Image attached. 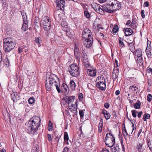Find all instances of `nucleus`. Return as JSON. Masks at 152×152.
Wrapping results in <instances>:
<instances>
[{
	"label": "nucleus",
	"mask_w": 152,
	"mask_h": 152,
	"mask_svg": "<svg viewBox=\"0 0 152 152\" xmlns=\"http://www.w3.org/2000/svg\"><path fill=\"white\" fill-rule=\"evenodd\" d=\"M104 107H105L108 108L109 107V104L108 103H106L104 104Z\"/></svg>",
	"instance_id": "60"
},
{
	"label": "nucleus",
	"mask_w": 152,
	"mask_h": 152,
	"mask_svg": "<svg viewBox=\"0 0 152 152\" xmlns=\"http://www.w3.org/2000/svg\"><path fill=\"white\" fill-rule=\"evenodd\" d=\"M129 48L130 50L132 52L134 51V46L133 44H130L129 45Z\"/></svg>",
	"instance_id": "36"
},
{
	"label": "nucleus",
	"mask_w": 152,
	"mask_h": 152,
	"mask_svg": "<svg viewBox=\"0 0 152 152\" xmlns=\"http://www.w3.org/2000/svg\"><path fill=\"white\" fill-rule=\"evenodd\" d=\"M28 26L27 22H23L22 27V29L24 31H26L28 29Z\"/></svg>",
	"instance_id": "26"
},
{
	"label": "nucleus",
	"mask_w": 152,
	"mask_h": 152,
	"mask_svg": "<svg viewBox=\"0 0 152 152\" xmlns=\"http://www.w3.org/2000/svg\"><path fill=\"white\" fill-rule=\"evenodd\" d=\"M123 39L121 37L119 38V45L120 47L122 48L125 46L123 42Z\"/></svg>",
	"instance_id": "29"
},
{
	"label": "nucleus",
	"mask_w": 152,
	"mask_h": 152,
	"mask_svg": "<svg viewBox=\"0 0 152 152\" xmlns=\"http://www.w3.org/2000/svg\"><path fill=\"white\" fill-rule=\"evenodd\" d=\"M79 68L78 66L75 64H72L69 69V72L70 75L73 77H76L79 74Z\"/></svg>",
	"instance_id": "8"
},
{
	"label": "nucleus",
	"mask_w": 152,
	"mask_h": 152,
	"mask_svg": "<svg viewBox=\"0 0 152 152\" xmlns=\"http://www.w3.org/2000/svg\"><path fill=\"white\" fill-rule=\"evenodd\" d=\"M79 99L80 100H82L83 98V94L82 93H80L79 96Z\"/></svg>",
	"instance_id": "57"
},
{
	"label": "nucleus",
	"mask_w": 152,
	"mask_h": 152,
	"mask_svg": "<svg viewBox=\"0 0 152 152\" xmlns=\"http://www.w3.org/2000/svg\"><path fill=\"white\" fill-rule=\"evenodd\" d=\"M75 104H72L71 105H69V107L70 110L74 113L75 115L77 114V108L75 105L76 102Z\"/></svg>",
	"instance_id": "15"
},
{
	"label": "nucleus",
	"mask_w": 152,
	"mask_h": 152,
	"mask_svg": "<svg viewBox=\"0 0 152 152\" xmlns=\"http://www.w3.org/2000/svg\"><path fill=\"white\" fill-rule=\"evenodd\" d=\"M40 26V23H39L38 24H36L35 25L34 27V28L36 31V32H37V30L38 28H39V27Z\"/></svg>",
	"instance_id": "48"
},
{
	"label": "nucleus",
	"mask_w": 152,
	"mask_h": 152,
	"mask_svg": "<svg viewBox=\"0 0 152 152\" xmlns=\"http://www.w3.org/2000/svg\"><path fill=\"white\" fill-rule=\"evenodd\" d=\"M4 65L6 67H7L9 66L10 65V63L8 58L6 57L4 61Z\"/></svg>",
	"instance_id": "31"
},
{
	"label": "nucleus",
	"mask_w": 152,
	"mask_h": 152,
	"mask_svg": "<svg viewBox=\"0 0 152 152\" xmlns=\"http://www.w3.org/2000/svg\"><path fill=\"white\" fill-rule=\"evenodd\" d=\"M69 150V148L67 147H66L64 148L63 151L62 152H68Z\"/></svg>",
	"instance_id": "55"
},
{
	"label": "nucleus",
	"mask_w": 152,
	"mask_h": 152,
	"mask_svg": "<svg viewBox=\"0 0 152 152\" xmlns=\"http://www.w3.org/2000/svg\"><path fill=\"white\" fill-rule=\"evenodd\" d=\"M131 23V20H129L127 21V22L126 23V25H127V26H130Z\"/></svg>",
	"instance_id": "63"
},
{
	"label": "nucleus",
	"mask_w": 152,
	"mask_h": 152,
	"mask_svg": "<svg viewBox=\"0 0 152 152\" xmlns=\"http://www.w3.org/2000/svg\"><path fill=\"white\" fill-rule=\"evenodd\" d=\"M92 7L96 11L100 7L99 5L97 4L94 3L91 4Z\"/></svg>",
	"instance_id": "28"
},
{
	"label": "nucleus",
	"mask_w": 152,
	"mask_h": 152,
	"mask_svg": "<svg viewBox=\"0 0 152 152\" xmlns=\"http://www.w3.org/2000/svg\"><path fill=\"white\" fill-rule=\"evenodd\" d=\"M150 117V115L148 113H145L144 115L143 120L144 121H146L147 119H149Z\"/></svg>",
	"instance_id": "35"
},
{
	"label": "nucleus",
	"mask_w": 152,
	"mask_h": 152,
	"mask_svg": "<svg viewBox=\"0 0 152 152\" xmlns=\"http://www.w3.org/2000/svg\"><path fill=\"white\" fill-rule=\"evenodd\" d=\"M48 140L49 141H50L52 140V139L51 138V135L50 134H48Z\"/></svg>",
	"instance_id": "62"
},
{
	"label": "nucleus",
	"mask_w": 152,
	"mask_h": 152,
	"mask_svg": "<svg viewBox=\"0 0 152 152\" xmlns=\"http://www.w3.org/2000/svg\"><path fill=\"white\" fill-rule=\"evenodd\" d=\"M63 29L64 31L66 32V34L68 36H69V37L70 36L69 34V31H68L69 30V28L67 26H65L63 27Z\"/></svg>",
	"instance_id": "34"
},
{
	"label": "nucleus",
	"mask_w": 152,
	"mask_h": 152,
	"mask_svg": "<svg viewBox=\"0 0 152 152\" xmlns=\"http://www.w3.org/2000/svg\"><path fill=\"white\" fill-rule=\"evenodd\" d=\"M144 12H145V11L143 10H142L141 12V14L142 17L143 18H145V15L144 14Z\"/></svg>",
	"instance_id": "53"
},
{
	"label": "nucleus",
	"mask_w": 152,
	"mask_h": 152,
	"mask_svg": "<svg viewBox=\"0 0 152 152\" xmlns=\"http://www.w3.org/2000/svg\"><path fill=\"white\" fill-rule=\"evenodd\" d=\"M79 114L81 118H83L84 115V113L83 110H79Z\"/></svg>",
	"instance_id": "52"
},
{
	"label": "nucleus",
	"mask_w": 152,
	"mask_h": 152,
	"mask_svg": "<svg viewBox=\"0 0 152 152\" xmlns=\"http://www.w3.org/2000/svg\"><path fill=\"white\" fill-rule=\"evenodd\" d=\"M138 114L137 115V116L138 118H140L141 115H142V111H140L139 112V113H138Z\"/></svg>",
	"instance_id": "59"
},
{
	"label": "nucleus",
	"mask_w": 152,
	"mask_h": 152,
	"mask_svg": "<svg viewBox=\"0 0 152 152\" xmlns=\"http://www.w3.org/2000/svg\"><path fill=\"white\" fill-rule=\"evenodd\" d=\"M118 26L116 25L114 27L113 29V31L114 33H116L118 31Z\"/></svg>",
	"instance_id": "44"
},
{
	"label": "nucleus",
	"mask_w": 152,
	"mask_h": 152,
	"mask_svg": "<svg viewBox=\"0 0 152 152\" xmlns=\"http://www.w3.org/2000/svg\"><path fill=\"white\" fill-rule=\"evenodd\" d=\"M107 113V111L105 110H103L102 111V113L104 115H106Z\"/></svg>",
	"instance_id": "61"
},
{
	"label": "nucleus",
	"mask_w": 152,
	"mask_h": 152,
	"mask_svg": "<svg viewBox=\"0 0 152 152\" xmlns=\"http://www.w3.org/2000/svg\"><path fill=\"white\" fill-rule=\"evenodd\" d=\"M69 139L68 133L67 132H65L64 133V140H68Z\"/></svg>",
	"instance_id": "41"
},
{
	"label": "nucleus",
	"mask_w": 152,
	"mask_h": 152,
	"mask_svg": "<svg viewBox=\"0 0 152 152\" xmlns=\"http://www.w3.org/2000/svg\"><path fill=\"white\" fill-rule=\"evenodd\" d=\"M82 34V38L83 39L93 37L91 31L88 28L84 30L83 31Z\"/></svg>",
	"instance_id": "9"
},
{
	"label": "nucleus",
	"mask_w": 152,
	"mask_h": 152,
	"mask_svg": "<svg viewBox=\"0 0 152 152\" xmlns=\"http://www.w3.org/2000/svg\"><path fill=\"white\" fill-rule=\"evenodd\" d=\"M53 124L51 121H50L49 122L48 126V129L49 131H51L52 130L53 128Z\"/></svg>",
	"instance_id": "38"
},
{
	"label": "nucleus",
	"mask_w": 152,
	"mask_h": 152,
	"mask_svg": "<svg viewBox=\"0 0 152 152\" xmlns=\"http://www.w3.org/2000/svg\"><path fill=\"white\" fill-rule=\"evenodd\" d=\"M85 71L88 75L91 76H95L96 75V71L95 69H93L91 67L90 68H86Z\"/></svg>",
	"instance_id": "12"
},
{
	"label": "nucleus",
	"mask_w": 152,
	"mask_h": 152,
	"mask_svg": "<svg viewBox=\"0 0 152 152\" xmlns=\"http://www.w3.org/2000/svg\"><path fill=\"white\" fill-rule=\"evenodd\" d=\"M143 143L142 142H139L137 144L136 148V152H143L145 150V148L143 147Z\"/></svg>",
	"instance_id": "16"
},
{
	"label": "nucleus",
	"mask_w": 152,
	"mask_h": 152,
	"mask_svg": "<svg viewBox=\"0 0 152 152\" xmlns=\"http://www.w3.org/2000/svg\"><path fill=\"white\" fill-rule=\"evenodd\" d=\"M137 24L136 22L135 21L132 20L130 26H130L132 28L134 29L137 27Z\"/></svg>",
	"instance_id": "30"
},
{
	"label": "nucleus",
	"mask_w": 152,
	"mask_h": 152,
	"mask_svg": "<svg viewBox=\"0 0 152 152\" xmlns=\"http://www.w3.org/2000/svg\"><path fill=\"white\" fill-rule=\"evenodd\" d=\"M24 48L23 47H20L18 48V53H21L23 49Z\"/></svg>",
	"instance_id": "54"
},
{
	"label": "nucleus",
	"mask_w": 152,
	"mask_h": 152,
	"mask_svg": "<svg viewBox=\"0 0 152 152\" xmlns=\"http://www.w3.org/2000/svg\"><path fill=\"white\" fill-rule=\"evenodd\" d=\"M105 82V78L103 75L99 76L96 78V83Z\"/></svg>",
	"instance_id": "19"
},
{
	"label": "nucleus",
	"mask_w": 152,
	"mask_h": 152,
	"mask_svg": "<svg viewBox=\"0 0 152 152\" xmlns=\"http://www.w3.org/2000/svg\"><path fill=\"white\" fill-rule=\"evenodd\" d=\"M34 97H31L30 98L28 99L29 103L30 104H32L34 102Z\"/></svg>",
	"instance_id": "45"
},
{
	"label": "nucleus",
	"mask_w": 152,
	"mask_h": 152,
	"mask_svg": "<svg viewBox=\"0 0 152 152\" xmlns=\"http://www.w3.org/2000/svg\"><path fill=\"white\" fill-rule=\"evenodd\" d=\"M151 42L148 41V45L146 49L145 52L148 58H151L152 56L151 53V47L150 45Z\"/></svg>",
	"instance_id": "13"
},
{
	"label": "nucleus",
	"mask_w": 152,
	"mask_h": 152,
	"mask_svg": "<svg viewBox=\"0 0 152 152\" xmlns=\"http://www.w3.org/2000/svg\"><path fill=\"white\" fill-rule=\"evenodd\" d=\"M125 34L126 36H128L131 35L133 31L130 28H124Z\"/></svg>",
	"instance_id": "20"
},
{
	"label": "nucleus",
	"mask_w": 152,
	"mask_h": 152,
	"mask_svg": "<svg viewBox=\"0 0 152 152\" xmlns=\"http://www.w3.org/2000/svg\"><path fill=\"white\" fill-rule=\"evenodd\" d=\"M13 95L14 96V97L12 98V99L14 102H16L18 100H19L20 98V96L19 94V93H14L11 94V96Z\"/></svg>",
	"instance_id": "18"
},
{
	"label": "nucleus",
	"mask_w": 152,
	"mask_h": 152,
	"mask_svg": "<svg viewBox=\"0 0 152 152\" xmlns=\"http://www.w3.org/2000/svg\"><path fill=\"white\" fill-rule=\"evenodd\" d=\"M115 138L110 133H107L105 139L106 145L109 147H113L115 143Z\"/></svg>",
	"instance_id": "5"
},
{
	"label": "nucleus",
	"mask_w": 152,
	"mask_h": 152,
	"mask_svg": "<svg viewBox=\"0 0 152 152\" xmlns=\"http://www.w3.org/2000/svg\"><path fill=\"white\" fill-rule=\"evenodd\" d=\"M74 54L76 58L77 59H79L80 58L79 49L76 46L74 48Z\"/></svg>",
	"instance_id": "25"
},
{
	"label": "nucleus",
	"mask_w": 152,
	"mask_h": 152,
	"mask_svg": "<svg viewBox=\"0 0 152 152\" xmlns=\"http://www.w3.org/2000/svg\"><path fill=\"white\" fill-rule=\"evenodd\" d=\"M131 123L132 124V127L133 128L132 131V132L131 133H133V132L134 130V129H136V126H134V124L132 122H131Z\"/></svg>",
	"instance_id": "56"
},
{
	"label": "nucleus",
	"mask_w": 152,
	"mask_h": 152,
	"mask_svg": "<svg viewBox=\"0 0 152 152\" xmlns=\"http://www.w3.org/2000/svg\"><path fill=\"white\" fill-rule=\"evenodd\" d=\"M133 117L134 118H136L137 117V114L138 113V112L136 110H133L131 111Z\"/></svg>",
	"instance_id": "40"
},
{
	"label": "nucleus",
	"mask_w": 152,
	"mask_h": 152,
	"mask_svg": "<svg viewBox=\"0 0 152 152\" xmlns=\"http://www.w3.org/2000/svg\"><path fill=\"white\" fill-rule=\"evenodd\" d=\"M103 119H101L100 120V122H99L98 126V131L101 133L102 131V128L103 127Z\"/></svg>",
	"instance_id": "27"
},
{
	"label": "nucleus",
	"mask_w": 152,
	"mask_h": 152,
	"mask_svg": "<svg viewBox=\"0 0 152 152\" xmlns=\"http://www.w3.org/2000/svg\"><path fill=\"white\" fill-rule=\"evenodd\" d=\"M70 88L72 90H74L76 87L75 83L74 81L72 80L70 81Z\"/></svg>",
	"instance_id": "33"
},
{
	"label": "nucleus",
	"mask_w": 152,
	"mask_h": 152,
	"mask_svg": "<svg viewBox=\"0 0 152 152\" xmlns=\"http://www.w3.org/2000/svg\"><path fill=\"white\" fill-rule=\"evenodd\" d=\"M93 28L95 31H98L100 28L103 29V28L100 27L99 24H97L96 22H94L93 23Z\"/></svg>",
	"instance_id": "24"
},
{
	"label": "nucleus",
	"mask_w": 152,
	"mask_h": 152,
	"mask_svg": "<svg viewBox=\"0 0 152 152\" xmlns=\"http://www.w3.org/2000/svg\"><path fill=\"white\" fill-rule=\"evenodd\" d=\"M141 103L139 102L136 103L134 105V107L136 109H139L140 108Z\"/></svg>",
	"instance_id": "39"
},
{
	"label": "nucleus",
	"mask_w": 152,
	"mask_h": 152,
	"mask_svg": "<svg viewBox=\"0 0 152 152\" xmlns=\"http://www.w3.org/2000/svg\"><path fill=\"white\" fill-rule=\"evenodd\" d=\"M54 2H56L57 4V6L59 7V6H62L63 7L64 6V4L65 1L63 0H54Z\"/></svg>",
	"instance_id": "21"
},
{
	"label": "nucleus",
	"mask_w": 152,
	"mask_h": 152,
	"mask_svg": "<svg viewBox=\"0 0 152 152\" xmlns=\"http://www.w3.org/2000/svg\"><path fill=\"white\" fill-rule=\"evenodd\" d=\"M144 7H148L149 6V3L148 1H145L144 4Z\"/></svg>",
	"instance_id": "58"
},
{
	"label": "nucleus",
	"mask_w": 152,
	"mask_h": 152,
	"mask_svg": "<svg viewBox=\"0 0 152 152\" xmlns=\"http://www.w3.org/2000/svg\"><path fill=\"white\" fill-rule=\"evenodd\" d=\"M122 132L124 138L125 137L126 135L127 136L128 135V133L126 132V129L125 127L123 129Z\"/></svg>",
	"instance_id": "43"
},
{
	"label": "nucleus",
	"mask_w": 152,
	"mask_h": 152,
	"mask_svg": "<svg viewBox=\"0 0 152 152\" xmlns=\"http://www.w3.org/2000/svg\"><path fill=\"white\" fill-rule=\"evenodd\" d=\"M104 116L105 119L106 120H107V119H109L110 118V115L109 113H107L106 114V115H104Z\"/></svg>",
	"instance_id": "51"
},
{
	"label": "nucleus",
	"mask_w": 152,
	"mask_h": 152,
	"mask_svg": "<svg viewBox=\"0 0 152 152\" xmlns=\"http://www.w3.org/2000/svg\"><path fill=\"white\" fill-rule=\"evenodd\" d=\"M63 88L62 89H64L63 91L65 94H68L69 92V89L68 86L65 84H63L62 86Z\"/></svg>",
	"instance_id": "23"
},
{
	"label": "nucleus",
	"mask_w": 152,
	"mask_h": 152,
	"mask_svg": "<svg viewBox=\"0 0 152 152\" xmlns=\"http://www.w3.org/2000/svg\"><path fill=\"white\" fill-rule=\"evenodd\" d=\"M106 82L103 83H96V86L100 90H105L106 89Z\"/></svg>",
	"instance_id": "17"
},
{
	"label": "nucleus",
	"mask_w": 152,
	"mask_h": 152,
	"mask_svg": "<svg viewBox=\"0 0 152 152\" xmlns=\"http://www.w3.org/2000/svg\"><path fill=\"white\" fill-rule=\"evenodd\" d=\"M76 143L77 145L80 146L81 144V142L78 140L77 141Z\"/></svg>",
	"instance_id": "64"
},
{
	"label": "nucleus",
	"mask_w": 152,
	"mask_h": 152,
	"mask_svg": "<svg viewBox=\"0 0 152 152\" xmlns=\"http://www.w3.org/2000/svg\"><path fill=\"white\" fill-rule=\"evenodd\" d=\"M84 46L87 48H90L92 45L93 37L83 39Z\"/></svg>",
	"instance_id": "10"
},
{
	"label": "nucleus",
	"mask_w": 152,
	"mask_h": 152,
	"mask_svg": "<svg viewBox=\"0 0 152 152\" xmlns=\"http://www.w3.org/2000/svg\"><path fill=\"white\" fill-rule=\"evenodd\" d=\"M84 13L85 16L87 18H89L90 17L89 13L87 11H84Z\"/></svg>",
	"instance_id": "46"
},
{
	"label": "nucleus",
	"mask_w": 152,
	"mask_h": 152,
	"mask_svg": "<svg viewBox=\"0 0 152 152\" xmlns=\"http://www.w3.org/2000/svg\"><path fill=\"white\" fill-rule=\"evenodd\" d=\"M110 0V3L106 5L105 8V10L107 12L113 13L120 8L121 5L118 1L116 0Z\"/></svg>",
	"instance_id": "4"
},
{
	"label": "nucleus",
	"mask_w": 152,
	"mask_h": 152,
	"mask_svg": "<svg viewBox=\"0 0 152 152\" xmlns=\"http://www.w3.org/2000/svg\"><path fill=\"white\" fill-rule=\"evenodd\" d=\"M4 49L6 52H10L15 47V40L11 37H7L3 40Z\"/></svg>",
	"instance_id": "3"
},
{
	"label": "nucleus",
	"mask_w": 152,
	"mask_h": 152,
	"mask_svg": "<svg viewBox=\"0 0 152 152\" xmlns=\"http://www.w3.org/2000/svg\"><path fill=\"white\" fill-rule=\"evenodd\" d=\"M75 97L74 96H66L64 97L62 99V101L64 100L66 104L69 105H70V104H73L75 100Z\"/></svg>",
	"instance_id": "11"
},
{
	"label": "nucleus",
	"mask_w": 152,
	"mask_h": 152,
	"mask_svg": "<svg viewBox=\"0 0 152 152\" xmlns=\"http://www.w3.org/2000/svg\"><path fill=\"white\" fill-rule=\"evenodd\" d=\"M83 61L84 66L85 68H90L91 66L90 64L88 59V58L84 59Z\"/></svg>",
	"instance_id": "22"
},
{
	"label": "nucleus",
	"mask_w": 152,
	"mask_h": 152,
	"mask_svg": "<svg viewBox=\"0 0 152 152\" xmlns=\"http://www.w3.org/2000/svg\"><path fill=\"white\" fill-rule=\"evenodd\" d=\"M41 121L40 118L38 117L31 118L25 124V128L27 132L31 134H35L40 125Z\"/></svg>",
	"instance_id": "1"
},
{
	"label": "nucleus",
	"mask_w": 152,
	"mask_h": 152,
	"mask_svg": "<svg viewBox=\"0 0 152 152\" xmlns=\"http://www.w3.org/2000/svg\"><path fill=\"white\" fill-rule=\"evenodd\" d=\"M152 96L151 94H148L147 96V101L148 102H150L152 99Z\"/></svg>",
	"instance_id": "49"
},
{
	"label": "nucleus",
	"mask_w": 152,
	"mask_h": 152,
	"mask_svg": "<svg viewBox=\"0 0 152 152\" xmlns=\"http://www.w3.org/2000/svg\"><path fill=\"white\" fill-rule=\"evenodd\" d=\"M147 143L148 147H149L150 150L151 151H152V140H148Z\"/></svg>",
	"instance_id": "32"
},
{
	"label": "nucleus",
	"mask_w": 152,
	"mask_h": 152,
	"mask_svg": "<svg viewBox=\"0 0 152 152\" xmlns=\"http://www.w3.org/2000/svg\"><path fill=\"white\" fill-rule=\"evenodd\" d=\"M134 54L137 57V64L138 67L142 66L143 64V61L142 57V51L141 49L138 48L134 51Z\"/></svg>",
	"instance_id": "7"
},
{
	"label": "nucleus",
	"mask_w": 152,
	"mask_h": 152,
	"mask_svg": "<svg viewBox=\"0 0 152 152\" xmlns=\"http://www.w3.org/2000/svg\"><path fill=\"white\" fill-rule=\"evenodd\" d=\"M119 72L118 68L116 67L114 69L112 75V77L113 81H115L118 77Z\"/></svg>",
	"instance_id": "14"
},
{
	"label": "nucleus",
	"mask_w": 152,
	"mask_h": 152,
	"mask_svg": "<svg viewBox=\"0 0 152 152\" xmlns=\"http://www.w3.org/2000/svg\"><path fill=\"white\" fill-rule=\"evenodd\" d=\"M23 22H27V17L26 15H23Z\"/></svg>",
	"instance_id": "50"
},
{
	"label": "nucleus",
	"mask_w": 152,
	"mask_h": 152,
	"mask_svg": "<svg viewBox=\"0 0 152 152\" xmlns=\"http://www.w3.org/2000/svg\"><path fill=\"white\" fill-rule=\"evenodd\" d=\"M43 28L48 34L50 32L51 26V19L48 17H46L42 20Z\"/></svg>",
	"instance_id": "6"
},
{
	"label": "nucleus",
	"mask_w": 152,
	"mask_h": 152,
	"mask_svg": "<svg viewBox=\"0 0 152 152\" xmlns=\"http://www.w3.org/2000/svg\"><path fill=\"white\" fill-rule=\"evenodd\" d=\"M41 38L40 37H38L35 38V41L36 43L39 46V45L41 42Z\"/></svg>",
	"instance_id": "37"
},
{
	"label": "nucleus",
	"mask_w": 152,
	"mask_h": 152,
	"mask_svg": "<svg viewBox=\"0 0 152 152\" xmlns=\"http://www.w3.org/2000/svg\"><path fill=\"white\" fill-rule=\"evenodd\" d=\"M97 13H99V14L103 15L104 13V11L100 7L96 11Z\"/></svg>",
	"instance_id": "42"
},
{
	"label": "nucleus",
	"mask_w": 152,
	"mask_h": 152,
	"mask_svg": "<svg viewBox=\"0 0 152 152\" xmlns=\"http://www.w3.org/2000/svg\"><path fill=\"white\" fill-rule=\"evenodd\" d=\"M45 86L47 90L48 91H50L56 88L58 93L61 92L59 78L55 75H50L47 78Z\"/></svg>",
	"instance_id": "2"
},
{
	"label": "nucleus",
	"mask_w": 152,
	"mask_h": 152,
	"mask_svg": "<svg viewBox=\"0 0 152 152\" xmlns=\"http://www.w3.org/2000/svg\"><path fill=\"white\" fill-rule=\"evenodd\" d=\"M115 62L114 63V68L116 67L118 68V67L120 66L119 63H118V61L116 59H115Z\"/></svg>",
	"instance_id": "47"
}]
</instances>
